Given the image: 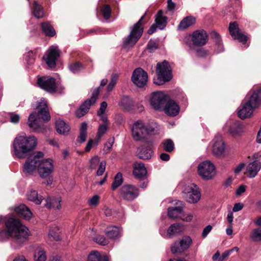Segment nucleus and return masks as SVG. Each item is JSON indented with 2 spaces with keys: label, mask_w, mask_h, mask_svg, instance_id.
Here are the masks:
<instances>
[{
  "label": "nucleus",
  "mask_w": 261,
  "mask_h": 261,
  "mask_svg": "<svg viewBox=\"0 0 261 261\" xmlns=\"http://www.w3.org/2000/svg\"><path fill=\"white\" fill-rule=\"evenodd\" d=\"M5 225L11 234L12 242L18 246H21L28 240L29 229L15 216L5 218Z\"/></svg>",
  "instance_id": "nucleus-1"
},
{
  "label": "nucleus",
  "mask_w": 261,
  "mask_h": 261,
  "mask_svg": "<svg viewBox=\"0 0 261 261\" xmlns=\"http://www.w3.org/2000/svg\"><path fill=\"white\" fill-rule=\"evenodd\" d=\"M147 170L143 163H135L134 164L133 175L136 178L143 180L145 178Z\"/></svg>",
  "instance_id": "nucleus-25"
},
{
  "label": "nucleus",
  "mask_w": 261,
  "mask_h": 261,
  "mask_svg": "<svg viewBox=\"0 0 261 261\" xmlns=\"http://www.w3.org/2000/svg\"><path fill=\"white\" fill-rule=\"evenodd\" d=\"M132 135L137 141H140L145 138L147 135L146 129L141 121H137L134 123L132 128Z\"/></svg>",
  "instance_id": "nucleus-20"
},
{
  "label": "nucleus",
  "mask_w": 261,
  "mask_h": 261,
  "mask_svg": "<svg viewBox=\"0 0 261 261\" xmlns=\"http://www.w3.org/2000/svg\"><path fill=\"white\" fill-rule=\"evenodd\" d=\"M250 238L254 242L261 241V227L254 229L250 234Z\"/></svg>",
  "instance_id": "nucleus-45"
},
{
  "label": "nucleus",
  "mask_w": 261,
  "mask_h": 261,
  "mask_svg": "<svg viewBox=\"0 0 261 261\" xmlns=\"http://www.w3.org/2000/svg\"><path fill=\"white\" fill-rule=\"evenodd\" d=\"M40 27L42 32L47 37H53L56 35L55 29L49 21L41 22Z\"/></svg>",
  "instance_id": "nucleus-26"
},
{
  "label": "nucleus",
  "mask_w": 261,
  "mask_h": 261,
  "mask_svg": "<svg viewBox=\"0 0 261 261\" xmlns=\"http://www.w3.org/2000/svg\"><path fill=\"white\" fill-rule=\"evenodd\" d=\"M87 261H109L107 255H102L98 251H92L88 256Z\"/></svg>",
  "instance_id": "nucleus-30"
},
{
  "label": "nucleus",
  "mask_w": 261,
  "mask_h": 261,
  "mask_svg": "<svg viewBox=\"0 0 261 261\" xmlns=\"http://www.w3.org/2000/svg\"><path fill=\"white\" fill-rule=\"evenodd\" d=\"M123 182L122 174L121 172L117 173L114 177V180L112 184L111 189L113 191L116 190L120 187Z\"/></svg>",
  "instance_id": "nucleus-41"
},
{
  "label": "nucleus",
  "mask_w": 261,
  "mask_h": 261,
  "mask_svg": "<svg viewBox=\"0 0 261 261\" xmlns=\"http://www.w3.org/2000/svg\"><path fill=\"white\" fill-rule=\"evenodd\" d=\"M167 17L163 16L162 10H159L155 15V22L158 28L161 30L164 29L167 24Z\"/></svg>",
  "instance_id": "nucleus-29"
},
{
  "label": "nucleus",
  "mask_w": 261,
  "mask_h": 261,
  "mask_svg": "<svg viewBox=\"0 0 261 261\" xmlns=\"http://www.w3.org/2000/svg\"><path fill=\"white\" fill-rule=\"evenodd\" d=\"M198 174L203 179L208 180L212 178V163L206 161L201 163L197 167Z\"/></svg>",
  "instance_id": "nucleus-18"
},
{
  "label": "nucleus",
  "mask_w": 261,
  "mask_h": 261,
  "mask_svg": "<svg viewBox=\"0 0 261 261\" xmlns=\"http://www.w3.org/2000/svg\"><path fill=\"white\" fill-rule=\"evenodd\" d=\"M226 148V144L222 137L220 135L216 136L213 143V154L217 156L224 154Z\"/></svg>",
  "instance_id": "nucleus-21"
},
{
  "label": "nucleus",
  "mask_w": 261,
  "mask_h": 261,
  "mask_svg": "<svg viewBox=\"0 0 261 261\" xmlns=\"http://www.w3.org/2000/svg\"><path fill=\"white\" fill-rule=\"evenodd\" d=\"M246 101L254 108L257 109L261 106V85L252 89L247 95Z\"/></svg>",
  "instance_id": "nucleus-13"
},
{
  "label": "nucleus",
  "mask_w": 261,
  "mask_h": 261,
  "mask_svg": "<svg viewBox=\"0 0 261 261\" xmlns=\"http://www.w3.org/2000/svg\"><path fill=\"white\" fill-rule=\"evenodd\" d=\"M10 118V122L13 123H17L19 122L20 120V117L19 115L11 113L9 114Z\"/></svg>",
  "instance_id": "nucleus-60"
},
{
  "label": "nucleus",
  "mask_w": 261,
  "mask_h": 261,
  "mask_svg": "<svg viewBox=\"0 0 261 261\" xmlns=\"http://www.w3.org/2000/svg\"><path fill=\"white\" fill-rule=\"evenodd\" d=\"M87 124L85 122H82L80 129V135L77 138V141L81 143L85 142L87 135Z\"/></svg>",
  "instance_id": "nucleus-38"
},
{
  "label": "nucleus",
  "mask_w": 261,
  "mask_h": 261,
  "mask_svg": "<svg viewBox=\"0 0 261 261\" xmlns=\"http://www.w3.org/2000/svg\"><path fill=\"white\" fill-rule=\"evenodd\" d=\"M55 126L56 130L59 134L65 135L70 130L69 126L61 119L56 121Z\"/></svg>",
  "instance_id": "nucleus-31"
},
{
  "label": "nucleus",
  "mask_w": 261,
  "mask_h": 261,
  "mask_svg": "<svg viewBox=\"0 0 261 261\" xmlns=\"http://www.w3.org/2000/svg\"><path fill=\"white\" fill-rule=\"evenodd\" d=\"M11 238V234L8 230L7 228H2L0 230V240L3 241Z\"/></svg>",
  "instance_id": "nucleus-53"
},
{
  "label": "nucleus",
  "mask_w": 261,
  "mask_h": 261,
  "mask_svg": "<svg viewBox=\"0 0 261 261\" xmlns=\"http://www.w3.org/2000/svg\"><path fill=\"white\" fill-rule=\"evenodd\" d=\"M38 86L49 93H55L57 91L56 80L51 76H43L37 80Z\"/></svg>",
  "instance_id": "nucleus-8"
},
{
  "label": "nucleus",
  "mask_w": 261,
  "mask_h": 261,
  "mask_svg": "<svg viewBox=\"0 0 261 261\" xmlns=\"http://www.w3.org/2000/svg\"><path fill=\"white\" fill-rule=\"evenodd\" d=\"M44 155L43 152L37 151L33 155L28 158L23 165V171L27 173H32L36 170V165L41 162L40 159L42 158Z\"/></svg>",
  "instance_id": "nucleus-11"
},
{
  "label": "nucleus",
  "mask_w": 261,
  "mask_h": 261,
  "mask_svg": "<svg viewBox=\"0 0 261 261\" xmlns=\"http://www.w3.org/2000/svg\"><path fill=\"white\" fill-rule=\"evenodd\" d=\"M105 233L109 239H115L119 235V229L116 226H109L106 229Z\"/></svg>",
  "instance_id": "nucleus-34"
},
{
  "label": "nucleus",
  "mask_w": 261,
  "mask_h": 261,
  "mask_svg": "<svg viewBox=\"0 0 261 261\" xmlns=\"http://www.w3.org/2000/svg\"><path fill=\"white\" fill-rule=\"evenodd\" d=\"M119 194L124 200L132 201L139 196V189L134 185H124L119 189Z\"/></svg>",
  "instance_id": "nucleus-10"
},
{
  "label": "nucleus",
  "mask_w": 261,
  "mask_h": 261,
  "mask_svg": "<svg viewBox=\"0 0 261 261\" xmlns=\"http://www.w3.org/2000/svg\"><path fill=\"white\" fill-rule=\"evenodd\" d=\"M94 241L96 243L99 244L100 245L105 246L108 244L109 241L108 239H107L105 237L101 235H99L96 236L94 238Z\"/></svg>",
  "instance_id": "nucleus-52"
},
{
  "label": "nucleus",
  "mask_w": 261,
  "mask_h": 261,
  "mask_svg": "<svg viewBox=\"0 0 261 261\" xmlns=\"http://www.w3.org/2000/svg\"><path fill=\"white\" fill-rule=\"evenodd\" d=\"M101 12L103 16V18L105 19L108 20L110 18L112 13V9L109 5H103L101 7Z\"/></svg>",
  "instance_id": "nucleus-44"
},
{
  "label": "nucleus",
  "mask_w": 261,
  "mask_h": 261,
  "mask_svg": "<svg viewBox=\"0 0 261 261\" xmlns=\"http://www.w3.org/2000/svg\"><path fill=\"white\" fill-rule=\"evenodd\" d=\"M84 69L83 65L80 62H75L69 65V69L74 73H77Z\"/></svg>",
  "instance_id": "nucleus-46"
},
{
  "label": "nucleus",
  "mask_w": 261,
  "mask_h": 261,
  "mask_svg": "<svg viewBox=\"0 0 261 261\" xmlns=\"http://www.w3.org/2000/svg\"><path fill=\"white\" fill-rule=\"evenodd\" d=\"M157 79H154V83L157 85H162L170 81L172 78V70L168 62L164 60L159 62L156 66Z\"/></svg>",
  "instance_id": "nucleus-5"
},
{
  "label": "nucleus",
  "mask_w": 261,
  "mask_h": 261,
  "mask_svg": "<svg viewBox=\"0 0 261 261\" xmlns=\"http://www.w3.org/2000/svg\"><path fill=\"white\" fill-rule=\"evenodd\" d=\"M107 107V103L106 101H103L101 103L100 108L97 111V115L101 116L103 115Z\"/></svg>",
  "instance_id": "nucleus-61"
},
{
  "label": "nucleus",
  "mask_w": 261,
  "mask_h": 261,
  "mask_svg": "<svg viewBox=\"0 0 261 261\" xmlns=\"http://www.w3.org/2000/svg\"><path fill=\"white\" fill-rule=\"evenodd\" d=\"M208 40V35L204 30H196L191 35V41L196 46L204 45Z\"/></svg>",
  "instance_id": "nucleus-17"
},
{
  "label": "nucleus",
  "mask_w": 261,
  "mask_h": 261,
  "mask_svg": "<svg viewBox=\"0 0 261 261\" xmlns=\"http://www.w3.org/2000/svg\"><path fill=\"white\" fill-rule=\"evenodd\" d=\"M14 212L20 218L29 220L32 217V213L28 207L22 204L14 207Z\"/></svg>",
  "instance_id": "nucleus-23"
},
{
  "label": "nucleus",
  "mask_w": 261,
  "mask_h": 261,
  "mask_svg": "<svg viewBox=\"0 0 261 261\" xmlns=\"http://www.w3.org/2000/svg\"><path fill=\"white\" fill-rule=\"evenodd\" d=\"M179 106L173 100H168L163 109L167 115L170 116H175L178 115L179 112Z\"/></svg>",
  "instance_id": "nucleus-22"
},
{
  "label": "nucleus",
  "mask_w": 261,
  "mask_h": 261,
  "mask_svg": "<svg viewBox=\"0 0 261 261\" xmlns=\"http://www.w3.org/2000/svg\"><path fill=\"white\" fill-rule=\"evenodd\" d=\"M34 258L36 261H45L46 259L45 252L43 250H39L35 252Z\"/></svg>",
  "instance_id": "nucleus-49"
},
{
  "label": "nucleus",
  "mask_w": 261,
  "mask_h": 261,
  "mask_svg": "<svg viewBox=\"0 0 261 261\" xmlns=\"http://www.w3.org/2000/svg\"><path fill=\"white\" fill-rule=\"evenodd\" d=\"M168 101V96L161 91L154 92L150 97V103L155 110L163 111L164 107Z\"/></svg>",
  "instance_id": "nucleus-7"
},
{
  "label": "nucleus",
  "mask_w": 261,
  "mask_h": 261,
  "mask_svg": "<svg viewBox=\"0 0 261 261\" xmlns=\"http://www.w3.org/2000/svg\"><path fill=\"white\" fill-rule=\"evenodd\" d=\"M60 56V51L57 47L51 46L48 50L47 57L45 59L43 57V59L45 60L46 63L48 66L50 68H55L57 64V61L58 58Z\"/></svg>",
  "instance_id": "nucleus-19"
},
{
  "label": "nucleus",
  "mask_w": 261,
  "mask_h": 261,
  "mask_svg": "<svg viewBox=\"0 0 261 261\" xmlns=\"http://www.w3.org/2000/svg\"><path fill=\"white\" fill-rule=\"evenodd\" d=\"M27 198L29 201L34 202L36 204H40L42 200L41 196H39L38 192L34 190H31L27 194Z\"/></svg>",
  "instance_id": "nucleus-37"
},
{
  "label": "nucleus",
  "mask_w": 261,
  "mask_h": 261,
  "mask_svg": "<svg viewBox=\"0 0 261 261\" xmlns=\"http://www.w3.org/2000/svg\"><path fill=\"white\" fill-rule=\"evenodd\" d=\"M146 14L147 12L133 26L129 35L123 41L124 47L133 46L142 36L144 31L143 25L147 22L145 18Z\"/></svg>",
  "instance_id": "nucleus-4"
},
{
  "label": "nucleus",
  "mask_w": 261,
  "mask_h": 261,
  "mask_svg": "<svg viewBox=\"0 0 261 261\" xmlns=\"http://www.w3.org/2000/svg\"><path fill=\"white\" fill-rule=\"evenodd\" d=\"M255 109L254 107L246 101L243 104L242 109L238 111V116L241 119L250 117Z\"/></svg>",
  "instance_id": "nucleus-24"
},
{
  "label": "nucleus",
  "mask_w": 261,
  "mask_h": 261,
  "mask_svg": "<svg viewBox=\"0 0 261 261\" xmlns=\"http://www.w3.org/2000/svg\"><path fill=\"white\" fill-rule=\"evenodd\" d=\"M118 80V75L117 74H113L111 79V81L107 87V92H109L112 90L116 84Z\"/></svg>",
  "instance_id": "nucleus-50"
},
{
  "label": "nucleus",
  "mask_w": 261,
  "mask_h": 261,
  "mask_svg": "<svg viewBox=\"0 0 261 261\" xmlns=\"http://www.w3.org/2000/svg\"><path fill=\"white\" fill-rule=\"evenodd\" d=\"M106 165V162L105 161H102L100 162L99 167L97 171L96 174L97 176H101L103 174V172L105 171Z\"/></svg>",
  "instance_id": "nucleus-58"
},
{
  "label": "nucleus",
  "mask_w": 261,
  "mask_h": 261,
  "mask_svg": "<svg viewBox=\"0 0 261 261\" xmlns=\"http://www.w3.org/2000/svg\"><path fill=\"white\" fill-rule=\"evenodd\" d=\"M36 53L33 50L29 51L25 55V60L28 64L31 65L34 64L35 61Z\"/></svg>",
  "instance_id": "nucleus-51"
},
{
  "label": "nucleus",
  "mask_w": 261,
  "mask_h": 261,
  "mask_svg": "<svg viewBox=\"0 0 261 261\" xmlns=\"http://www.w3.org/2000/svg\"><path fill=\"white\" fill-rule=\"evenodd\" d=\"M108 129V125L106 124H102L99 125L97 133V136L98 138H101L107 132Z\"/></svg>",
  "instance_id": "nucleus-54"
},
{
  "label": "nucleus",
  "mask_w": 261,
  "mask_h": 261,
  "mask_svg": "<svg viewBox=\"0 0 261 261\" xmlns=\"http://www.w3.org/2000/svg\"><path fill=\"white\" fill-rule=\"evenodd\" d=\"M49 236L53 238L55 240L58 241L61 239V237L58 233L54 231L53 229H50L49 232Z\"/></svg>",
  "instance_id": "nucleus-62"
},
{
  "label": "nucleus",
  "mask_w": 261,
  "mask_h": 261,
  "mask_svg": "<svg viewBox=\"0 0 261 261\" xmlns=\"http://www.w3.org/2000/svg\"><path fill=\"white\" fill-rule=\"evenodd\" d=\"M155 124H152V125L148 124L147 125H145V129H146L147 135H153L156 134V130L155 129Z\"/></svg>",
  "instance_id": "nucleus-55"
},
{
  "label": "nucleus",
  "mask_w": 261,
  "mask_h": 261,
  "mask_svg": "<svg viewBox=\"0 0 261 261\" xmlns=\"http://www.w3.org/2000/svg\"><path fill=\"white\" fill-rule=\"evenodd\" d=\"M99 161V157L97 155H94L90 161V168L91 169H95Z\"/></svg>",
  "instance_id": "nucleus-57"
},
{
  "label": "nucleus",
  "mask_w": 261,
  "mask_h": 261,
  "mask_svg": "<svg viewBox=\"0 0 261 261\" xmlns=\"http://www.w3.org/2000/svg\"><path fill=\"white\" fill-rule=\"evenodd\" d=\"M162 147L164 151L167 152H171L175 149V145L173 140L171 139H166L162 142Z\"/></svg>",
  "instance_id": "nucleus-40"
},
{
  "label": "nucleus",
  "mask_w": 261,
  "mask_h": 261,
  "mask_svg": "<svg viewBox=\"0 0 261 261\" xmlns=\"http://www.w3.org/2000/svg\"><path fill=\"white\" fill-rule=\"evenodd\" d=\"M192 244V239L189 236L184 237L180 241L175 242L171 247V252L174 255L181 254Z\"/></svg>",
  "instance_id": "nucleus-16"
},
{
  "label": "nucleus",
  "mask_w": 261,
  "mask_h": 261,
  "mask_svg": "<svg viewBox=\"0 0 261 261\" xmlns=\"http://www.w3.org/2000/svg\"><path fill=\"white\" fill-rule=\"evenodd\" d=\"M212 229V226L211 225H207L206 227H205L202 232V237L203 238H205L207 235L210 232Z\"/></svg>",
  "instance_id": "nucleus-63"
},
{
  "label": "nucleus",
  "mask_w": 261,
  "mask_h": 261,
  "mask_svg": "<svg viewBox=\"0 0 261 261\" xmlns=\"http://www.w3.org/2000/svg\"><path fill=\"white\" fill-rule=\"evenodd\" d=\"M234 39L238 40L240 42H242L244 45H245V47H248L249 46L248 44L246 45V44L247 43V42L248 39V37L244 35V34L238 32V33H236L234 36L232 37Z\"/></svg>",
  "instance_id": "nucleus-47"
},
{
  "label": "nucleus",
  "mask_w": 261,
  "mask_h": 261,
  "mask_svg": "<svg viewBox=\"0 0 261 261\" xmlns=\"http://www.w3.org/2000/svg\"><path fill=\"white\" fill-rule=\"evenodd\" d=\"M184 229L183 225L181 223H176L171 224L167 230V233L169 236H172L181 232Z\"/></svg>",
  "instance_id": "nucleus-36"
},
{
  "label": "nucleus",
  "mask_w": 261,
  "mask_h": 261,
  "mask_svg": "<svg viewBox=\"0 0 261 261\" xmlns=\"http://www.w3.org/2000/svg\"><path fill=\"white\" fill-rule=\"evenodd\" d=\"M196 23V18L188 16L184 18L178 25V30L184 31Z\"/></svg>",
  "instance_id": "nucleus-27"
},
{
  "label": "nucleus",
  "mask_w": 261,
  "mask_h": 261,
  "mask_svg": "<svg viewBox=\"0 0 261 261\" xmlns=\"http://www.w3.org/2000/svg\"><path fill=\"white\" fill-rule=\"evenodd\" d=\"M146 48L150 53H153L159 48V41L150 39L147 43Z\"/></svg>",
  "instance_id": "nucleus-43"
},
{
  "label": "nucleus",
  "mask_w": 261,
  "mask_h": 261,
  "mask_svg": "<svg viewBox=\"0 0 261 261\" xmlns=\"http://www.w3.org/2000/svg\"><path fill=\"white\" fill-rule=\"evenodd\" d=\"M119 105L122 109L128 111L133 106V101L129 96H123L119 102Z\"/></svg>",
  "instance_id": "nucleus-33"
},
{
  "label": "nucleus",
  "mask_w": 261,
  "mask_h": 261,
  "mask_svg": "<svg viewBox=\"0 0 261 261\" xmlns=\"http://www.w3.org/2000/svg\"><path fill=\"white\" fill-rule=\"evenodd\" d=\"M132 81L138 87L142 88L147 84L148 74L142 68H137L133 72Z\"/></svg>",
  "instance_id": "nucleus-12"
},
{
  "label": "nucleus",
  "mask_w": 261,
  "mask_h": 261,
  "mask_svg": "<svg viewBox=\"0 0 261 261\" xmlns=\"http://www.w3.org/2000/svg\"><path fill=\"white\" fill-rule=\"evenodd\" d=\"M241 129L240 125L234 124L230 127L229 132L231 134H237L240 133Z\"/></svg>",
  "instance_id": "nucleus-59"
},
{
  "label": "nucleus",
  "mask_w": 261,
  "mask_h": 261,
  "mask_svg": "<svg viewBox=\"0 0 261 261\" xmlns=\"http://www.w3.org/2000/svg\"><path fill=\"white\" fill-rule=\"evenodd\" d=\"M99 199V197L98 195H94L93 196L89 201V203L91 205H96Z\"/></svg>",
  "instance_id": "nucleus-64"
},
{
  "label": "nucleus",
  "mask_w": 261,
  "mask_h": 261,
  "mask_svg": "<svg viewBox=\"0 0 261 261\" xmlns=\"http://www.w3.org/2000/svg\"><path fill=\"white\" fill-rule=\"evenodd\" d=\"M40 176L42 178H47L50 176L54 171V165L52 160L50 159L41 160V162L36 165Z\"/></svg>",
  "instance_id": "nucleus-14"
},
{
  "label": "nucleus",
  "mask_w": 261,
  "mask_h": 261,
  "mask_svg": "<svg viewBox=\"0 0 261 261\" xmlns=\"http://www.w3.org/2000/svg\"><path fill=\"white\" fill-rule=\"evenodd\" d=\"M229 31L232 37L234 36L238 32H240L237 22L233 21L230 22L229 24Z\"/></svg>",
  "instance_id": "nucleus-48"
},
{
  "label": "nucleus",
  "mask_w": 261,
  "mask_h": 261,
  "mask_svg": "<svg viewBox=\"0 0 261 261\" xmlns=\"http://www.w3.org/2000/svg\"><path fill=\"white\" fill-rule=\"evenodd\" d=\"M98 144V140H93V139H90L88 141V142L86 145V146L85 149V151L87 152H89L90 151V150L91 149V148L93 144L97 145Z\"/></svg>",
  "instance_id": "nucleus-56"
},
{
  "label": "nucleus",
  "mask_w": 261,
  "mask_h": 261,
  "mask_svg": "<svg viewBox=\"0 0 261 261\" xmlns=\"http://www.w3.org/2000/svg\"><path fill=\"white\" fill-rule=\"evenodd\" d=\"M260 167V163L257 160H255L250 163L247 168L248 172V176L251 178L255 177L257 172L259 171Z\"/></svg>",
  "instance_id": "nucleus-28"
},
{
  "label": "nucleus",
  "mask_w": 261,
  "mask_h": 261,
  "mask_svg": "<svg viewBox=\"0 0 261 261\" xmlns=\"http://www.w3.org/2000/svg\"><path fill=\"white\" fill-rule=\"evenodd\" d=\"M183 197L189 203H196L200 198V193L194 184H191V186L186 187L183 190Z\"/></svg>",
  "instance_id": "nucleus-15"
},
{
  "label": "nucleus",
  "mask_w": 261,
  "mask_h": 261,
  "mask_svg": "<svg viewBox=\"0 0 261 261\" xmlns=\"http://www.w3.org/2000/svg\"><path fill=\"white\" fill-rule=\"evenodd\" d=\"M37 140L34 136L17 135L13 143L14 154L19 159L25 158L36 147Z\"/></svg>",
  "instance_id": "nucleus-2"
},
{
  "label": "nucleus",
  "mask_w": 261,
  "mask_h": 261,
  "mask_svg": "<svg viewBox=\"0 0 261 261\" xmlns=\"http://www.w3.org/2000/svg\"><path fill=\"white\" fill-rule=\"evenodd\" d=\"M61 201V198L60 197L49 198L46 200L45 206L48 208H53L54 209L59 210L61 207L60 204Z\"/></svg>",
  "instance_id": "nucleus-32"
},
{
  "label": "nucleus",
  "mask_w": 261,
  "mask_h": 261,
  "mask_svg": "<svg viewBox=\"0 0 261 261\" xmlns=\"http://www.w3.org/2000/svg\"><path fill=\"white\" fill-rule=\"evenodd\" d=\"M36 108L38 109V113L30 114L28 125L34 132L41 133L45 129L44 122L48 121L50 119V116L46 103H38Z\"/></svg>",
  "instance_id": "nucleus-3"
},
{
  "label": "nucleus",
  "mask_w": 261,
  "mask_h": 261,
  "mask_svg": "<svg viewBox=\"0 0 261 261\" xmlns=\"http://www.w3.org/2000/svg\"><path fill=\"white\" fill-rule=\"evenodd\" d=\"M153 141L151 140L145 139L144 144L137 148L136 155L142 160H149L154 154Z\"/></svg>",
  "instance_id": "nucleus-6"
},
{
  "label": "nucleus",
  "mask_w": 261,
  "mask_h": 261,
  "mask_svg": "<svg viewBox=\"0 0 261 261\" xmlns=\"http://www.w3.org/2000/svg\"><path fill=\"white\" fill-rule=\"evenodd\" d=\"M99 89L100 87L95 89L92 92L91 98L85 100L76 111L75 115L77 117L81 118L84 116L88 112L90 107L95 103L99 93Z\"/></svg>",
  "instance_id": "nucleus-9"
},
{
  "label": "nucleus",
  "mask_w": 261,
  "mask_h": 261,
  "mask_svg": "<svg viewBox=\"0 0 261 261\" xmlns=\"http://www.w3.org/2000/svg\"><path fill=\"white\" fill-rule=\"evenodd\" d=\"M33 5V13L34 16L38 19L43 18L44 17L43 8L36 1H34Z\"/></svg>",
  "instance_id": "nucleus-42"
},
{
  "label": "nucleus",
  "mask_w": 261,
  "mask_h": 261,
  "mask_svg": "<svg viewBox=\"0 0 261 261\" xmlns=\"http://www.w3.org/2000/svg\"><path fill=\"white\" fill-rule=\"evenodd\" d=\"M183 210L181 206L170 207L168 208V216L172 219L178 218V215L181 214Z\"/></svg>",
  "instance_id": "nucleus-39"
},
{
  "label": "nucleus",
  "mask_w": 261,
  "mask_h": 261,
  "mask_svg": "<svg viewBox=\"0 0 261 261\" xmlns=\"http://www.w3.org/2000/svg\"><path fill=\"white\" fill-rule=\"evenodd\" d=\"M213 43L215 46L218 47L217 53H220L224 50V46L220 35L216 32L213 31Z\"/></svg>",
  "instance_id": "nucleus-35"
}]
</instances>
